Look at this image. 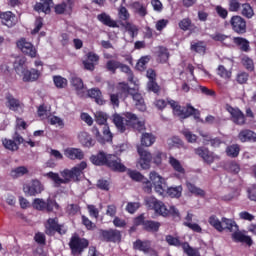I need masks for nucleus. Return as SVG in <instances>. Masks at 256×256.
Listing matches in <instances>:
<instances>
[{
  "label": "nucleus",
  "mask_w": 256,
  "mask_h": 256,
  "mask_svg": "<svg viewBox=\"0 0 256 256\" xmlns=\"http://www.w3.org/2000/svg\"><path fill=\"white\" fill-rule=\"evenodd\" d=\"M87 169V162L82 161L72 169H64L60 171V175L55 172H48L44 174V177H48L53 181L55 187H61V185H67L71 181H79V178L83 175V171Z\"/></svg>",
  "instance_id": "obj_1"
},
{
  "label": "nucleus",
  "mask_w": 256,
  "mask_h": 256,
  "mask_svg": "<svg viewBox=\"0 0 256 256\" xmlns=\"http://www.w3.org/2000/svg\"><path fill=\"white\" fill-rule=\"evenodd\" d=\"M113 122L117 129L124 133L127 130V127H132V129H136V131H144L145 122L139 120L137 116L131 112L113 115Z\"/></svg>",
  "instance_id": "obj_2"
},
{
  "label": "nucleus",
  "mask_w": 256,
  "mask_h": 256,
  "mask_svg": "<svg viewBox=\"0 0 256 256\" xmlns=\"http://www.w3.org/2000/svg\"><path fill=\"white\" fill-rule=\"evenodd\" d=\"M90 161L93 165H107L110 169H113V171H120L121 173L127 169L125 165L121 163V159L119 157L113 154L106 155L103 151H100L96 155H92L90 157Z\"/></svg>",
  "instance_id": "obj_3"
},
{
  "label": "nucleus",
  "mask_w": 256,
  "mask_h": 256,
  "mask_svg": "<svg viewBox=\"0 0 256 256\" xmlns=\"http://www.w3.org/2000/svg\"><path fill=\"white\" fill-rule=\"evenodd\" d=\"M144 201L148 209L155 211V213L162 215V217H167V215L178 217V219L180 217L179 210L175 206H170L168 209L163 202L153 196L146 197Z\"/></svg>",
  "instance_id": "obj_4"
},
{
  "label": "nucleus",
  "mask_w": 256,
  "mask_h": 256,
  "mask_svg": "<svg viewBox=\"0 0 256 256\" xmlns=\"http://www.w3.org/2000/svg\"><path fill=\"white\" fill-rule=\"evenodd\" d=\"M168 105L173 109L174 115L180 117V119H187L193 115L194 119H199V110L188 104L186 107H181L179 103L174 100H168Z\"/></svg>",
  "instance_id": "obj_5"
},
{
  "label": "nucleus",
  "mask_w": 256,
  "mask_h": 256,
  "mask_svg": "<svg viewBox=\"0 0 256 256\" xmlns=\"http://www.w3.org/2000/svg\"><path fill=\"white\" fill-rule=\"evenodd\" d=\"M118 17L120 21H124L122 23V27H124V29L128 31L131 37H135L139 29L133 23L129 22V19H131V14L129 13V10H127L125 6L121 5L118 8Z\"/></svg>",
  "instance_id": "obj_6"
},
{
  "label": "nucleus",
  "mask_w": 256,
  "mask_h": 256,
  "mask_svg": "<svg viewBox=\"0 0 256 256\" xmlns=\"http://www.w3.org/2000/svg\"><path fill=\"white\" fill-rule=\"evenodd\" d=\"M208 223L220 233L225 231V229H228V231H237V224L231 219L222 218V220H219L217 216H210Z\"/></svg>",
  "instance_id": "obj_7"
},
{
  "label": "nucleus",
  "mask_w": 256,
  "mask_h": 256,
  "mask_svg": "<svg viewBox=\"0 0 256 256\" xmlns=\"http://www.w3.org/2000/svg\"><path fill=\"white\" fill-rule=\"evenodd\" d=\"M148 180L151 183V191H154L157 193V195H160L163 197L165 195V191H167V182L165 178H163L159 173L152 171L149 174Z\"/></svg>",
  "instance_id": "obj_8"
},
{
  "label": "nucleus",
  "mask_w": 256,
  "mask_h": 256,
  "mask_svg": "<svg viewBox=\"0 0 256 256\" xmlns=\"http://www.w3.org/2000/svg\"><path fill=\"white\" fill-rule=\"evenodd\" d=\"M23 191L28 197H37L45 191V186L39 180H32L23 185Z\"/></svg>",
  "instance_id": "obj_9"
},
{
  "label": "nucleus",
  "mask_w": 256,
  "mask_h": 256,
  "mask_svg": "<svg viewBox=\"0 0 256 256\" xmlns=\"http://www.w3.org/2000/svg\"><path fill=\"white\" fill-rule=\"evenodd\" d=\"M69 245L73 255H81L83 250L89 247V241L85 238H80L79 236H73Z\"/></svg>",
  "instance_id": "obj_10"
},
{
  "label": "nucleus",
  "mask_w": 256,
  "mask_h": 256,
  "mask_svg": "<svg viewBox=\"0 0 256 256\" xmlns=\"http://www.w3.org/2000/svg\"><path fill=\"white\" fill-rule=\"evenodd\" d=\"M95 119L98 125H104L103 127L104 141H111V139H113V134L111 133V130L107 125V119H108L107 114L105 112L98 111L95 113Z\"/></svg>",
  "instance_id": "obj_11"
},
{
  "label": "nucleus",
  "mask_w": 256,
  "mask_h": 256,
  "mask_svg": "<svg viewBox=\"0 0 256 256\" xmlns=\"http://www.w3.org/2000/svg\"><path fill=\"white\" fill-rule=\"evenodd\" d=\"M32 207L38 211H43L44 209L53 211V209H59V204L51 199H48L47 202H45V200L41 198H36L32 203Z\"/></svg>",
  "instance_id": "obj_12"
},
{
  "label": "nucleus",
  "mask_w": 256,
  "mask_h": 256,
  "mask_svg": "<svg viewBox=\"0 0 256 256\" xmlns=\"http://www.w3.org/2000/svg\"><path fill=\"white\" fill-rule=\"evenodd\" d=\"M17 47L24 55H28L34 59L37 57V48L31 44V42L27 41L25 38H22L17 41Z\"/></svg>",
  "instance_id": "obj_13"
},
{
  "label": "nucleus",
  "mask_w": 256,
  "mask_h": 256,
  "mask_svg": "<svg viewBox=\"0 0 256 256\" xmlns=\"http://www.w3.org/2000/svg\"><path fill=\"white\" fill-rule=\"evenodd\" d=\"M45 227L47 235H55L56 231L57 233H60V235H65L67 233V227L64 225H58L57 218L48 219Z\"/></svg>",
  "instance_id": "obj_14"
},
{
  "label": "nucleus",
  "mask_w": 256,
  "mask_h": 256,
  "mask_svg": "<svg viewBox=\"0 0 256 256\" xmlns=\"http://www.w3.org/2000/svg\"><path fill=\"white\" fill-rule=\"evenodd\" d=\"M137 151L138 155H140L138 167H141V169H149L151 167V161H153V156L141 146H138Z\"/></svg>",
  "instance_id": "obj_15"
},
{
  "label": "nucleus",
  "mask_w": 256,
  "mask_h": 256,
  "mask_svg": "<svg viewBox=\"0 0 256 256\" xmlns=\"http://www.w3.org/2000/svg\"><path fill=\"white\" fill-rule=\"evenodd\" d=\"M231 27L235 33L238 35H243L247 33V21L241 16H233L230 20Z\"/></svg>",
  "instance_id": "obj_16"
},
{
  "label": "nucleus",
  "mask_w": 256,
  "mask_h": 256,
  "mask_svg": "<svg viewBox=\"0 0 256 256\" xmlns=\"http://www.w3.org/2000/svg\"><path fill=\"white\" fill-rule=\"evenodd\" d=\"M20 75L24 83H33L38 81L39 77H41V71L35 68H32L31 70L26 68Z\"/></svg>",
  "instance_id": "obj_17"
},
{
  "label": "nucleus",
  "mask_w": 256,
  "mask_h": 256,
  "mask_svg": "<svg viewBox=\"0 0 256 256\" xmlns=\"http://www.w3.org/2000/svg\"><path fill=\"white\" fill-rule=\"evenodd\" d=\"M128 175L133 179V181H141L145 193H151V183L149 182V179L143 177L138 171L135 170H129Z\"/></svg>",
  "instance_id": "obj_18"
},
{
  "label": "nucleus",
  "mask_w": 256,
  "mask_h": 256,
  "mask_svg": "<svg viewBox=\"0 0 256 256\" xmlns=\"http://www.w3.org/2000/svg\"><path fill=\"white\" fill-rule=\"evenodd\" d=\"M226 111L231 115V119L236 125H243L245 123V115L238 108L228 105L226 106Z\"/></svg>",
  "instance_id": "obj_19"
},
{
  "label": "nucleus",
  "mask_w": 256,
  "mask_h": 256,
  "mask_svg": "<svg viewBox=\"0 0 256 256\" xmlns=\"http://www.w3.org/2000/svg\"><path fill=\"white\" fill-rule=\"evenodd\" d=\"M6 99V107L10 109V111H22L23 110V104L21 101L16 99L13 94L11 93H6L5 95Z\"/></svg>",
  "instance_id": "obj_20"
},
{
  "label": "nucleus",
  "mask_w": 256,
  "mask_h": 256,
  "mask_svg": "<svg viewBox=\"0 0 256 256\" xmlns=\"http://www.w3.org/2000/svg\"><path fill=\"white\" fill-rule=\"evenodd\" d=\"M64 155L67 159H71V161H82V159L85 158V153L79 148H66L64 150Z\"/></svg>",
  "instance_id": "obj_21"
},
{
  "label": "nucleus",
  "mask_w": 256,
  "mask_h": 256,
  "mask_svg": "<svg viewBox=\"0 0 256 256\" xmlns=\"http://www.w3.org/2000/svg\"><path fill=\"white\" fill-rule=\"evenodd\" d=\"M195 153L196 155H199V157H202L203 161H205V163H208L209 165L216 161V159H219V156L213 154L212 152L207 150V148L195 149Z\"/></svg>",
  "instance_id": "obj_22"
},
{
  "label": "nucleus",
  "mask_w": 256,
  "mask_h": 256,
  "mask_svg": "<svg viewBox=\"0 0 256 256\" xmlns=\"http://www.w3.org/2000/svg\"><path fill=\"white\" fill-rule=\"evenodd\" d=\"M86 57L87 59L83 61L84 68L87 69V71H93L95 65L99 63V55L94 52H89Z\"/></svg>",
  "instance_id": "obj_23"
},
{
  "label": "nucleus",
  "mask_w": 256,
  "mask_h": 256,
  "mask_svg": "<svg viewBox=\"0 0 256 256\" xmlns=\"http://www.w3.org/2000/svg\"><path fill=\"white\" fill-rule=\"evenodd\" d=\"M0 19L6 27H14V25H17V16L11 11L1 13Z\"/></svg>",
  "instance_id": "obj_24"
},
{
  "label": "nucleus",
  "mask_w": 256,
  "mask_h": 256,
  "mask_svg": "<svg viewBox=\"0 0 256 256\" xmlns=\"http://www.w3.org/2000/svg\"><path fill=\"white\" fill-rule=\"evenodd\" d=\"M238 139L239 141H241V143H247V142L255 143L256 133L249 129H244L239 132Z\"/></svg>",
  "instance_id": "obj_25"
},
{
  "label": "nucleus",
  "mask_w": 256,
  "mask_h": 256,
  "mask_svg": "<svg viewBox=\"0 0 256 256\" xmlns=\"http://www.w3.org/2000/svg\"><path fill=\"white\" fill-rule=\"evenodd\" d=\"M168 163L174 169L176 173L179 174V177H185V168L181 161L177 160L174 156H169Z\"/></svg>",
  "instance_id": "obj_26"
},
{
  "label": "nucleus",
  "mask_w": 256,
  "mask_h": 256,
  "mask_svg": "<svg viewBox=\"0 0 256 256\" xmlns=\"http://www.w3.org/2000/svg\"><path fill=\"white\" fill-rule=\"evenodd\" d=\"M232 239L233 241H236V243H246V245H253V240L251 239V237L243 234V232H240L238 226L232 234Z\"/></svg>",
  "instance_id": "obj_27"
},
{
  "label": "nucleus",
  "mask_w": 256,
  "mask_h": 256,
  "mask_svg": "<svg viewBox=\"0 0 256 256\" xmlns=\"http://www.w3.org/2000/svg\"><path fill=\"white\" fill-rule=\"evenodd\" d=\"M104 239L111 241L112 243H119L121 241V231L116 229H111L103 232Z\"/></svg>",
  "instance_id": "obj_28"
},
{
  "label": "nucleus",
  "mask_w": 256,
  "mask_h": 256,
  "mask_svg": "<svg viewBox=\"0 0 256 256\" xmlns=\"http://www.w3.org/2000/svg\"><path fill=\"white\" fill-rule=\"evenodd\" d=\"M211 39H213V41L222 43V45H225L226 47H231V44L233 43V38L223 33H215L211 35Z\"/></svg>",
  "instance_id": "obj_29"
},
{
  "label": "nucleus",
  "mask_w": 256,
  "mask_h": 256,
  "mask_svg": "<svg viewBox=\"0 0 256 256\" xmlns=\"http://www.w3.org/2000/svg\"><path fill=\"white\" fill-rule=\"evenodd\" d=\"M41 2L36 3L34 6L35 11L45 13H51V5H53V0H40Z\"/></svg>",
  "instance_id": "obj_30"
},
{
  "label": "nucleus",
  "mask_w": 256,
  "mask_h": 256,
  "mask_svg": "<svg viewBox=\"0 0 256 256\" xmlns=\"http://www.w3.org/2000/svg\"><path fill=\"white\" fill-rule=\"evenodd\" d=\"M78 141L83 147H93L95 145L93 138H91V135L87 132H80L78 134Z\"/></svg>",
  "instance_id": "obj_31"
},
{
  "label": "nucleus",
  "mask_w": 256,
  "mask_h": 256,
  "mask_svg": "<svg viewBox=\"0 0 256 256\" xmlns=\"http://www.w3.org/2000/svg\"><path fill=\"white\" fill-rule=\"evenodd\" d=\"M134 248L139 251H143V253H149V251H152L153 255L157 256V252L151 250V242L137 240L134 242Z\"/></svg>",
  "instance_id": "obj_32"
},
{
  "label": "nucleus",
  "mask_w": 256,
  "mask_h": 256,
  "mask_svg": "<svg viewBox=\"0 0 256 256\" xmlns=\"http://www.w3.org/2000/svg\"><path fill=\"white\" fill-rule=\"evenodd\" d=\"M137 91H139L138 88H135L134 92H131V95L135 101V105L139 111H145L147 107L145 106V101L143 100V96L139 94Z\"/></svg>",
  "instance_id": "obj_33"
},
{
  "label": "nucleus",
  "mask_w": 256,
  "mask_h": 256,
  "mask_svg": "<svg viewBox=\"0 0 256 256\" xmlns=\"http://www.w3.org/2000/svg\"><path fill=\"white\" fill-rule=\"evenodd\" d=\"M98 21L106 25L107 27H117V22L111 18V16L107 13H101L97 16Z\"/></svg>",
  "instance_id": "obj_34"
},
{
  "label": "nucleus",
  "mask_w": 256,
  "mask_h": 256,
  "mask_svg": "<svg viewBox=\"0 0 256 256\" xmlns=\"http://www.w3.org/2000/svg\"><path fill=\"white\" fill-rule=\"evenodd\" d=\"M232 43H235V45L240 47L241 51H244L245 53H249V51L251 50V47L249 46V41L245 38L234 37L232 38Z\"/></svg>",
  "instance_id": "obj_35"
},
{
  "label": "nucleus",
  "mask_w": 256,
  "mask_h": 256,
  "mask_svg": "<svg viewBox=\"0 0 256 256\" xmlns=\"http://www.w3.org/2000/svg\"><path fill=\"white\" fill-rule=\"evenodd\" d=\"M71 85H72V87H74V89L78 93V95L83 96V93H85V85L83 84V80H81V78L72 77Z\"/></svg>",
  "instance_id": "obj_36"
},
{
  "label": "nucleus",
  "mask_w": 256,
  "mask_h": 256,
  "mask_svg": "<svg viewBox=\"0 0 256 256\" xmlns=\"http://www.w3.org/2000/svg\"><path fill=\"white\" fill-rule=\"evenodd\" d=\"M25 63H27V58L25 57L16 58L14 62V69L17 75H21L27 69V66H25Z\"/></svg>",
  "instance_id": "obj_37"
},
{
  "label": "nucleus",
  "mask_w": 256,
  "mask_h": 256,
  "mask_svg": "<svg viewBox=\"0 0 256 256\" xmlns=\"http://www.w3.org/2000/svg\"><path fill=\"white\" fill-rule=\"evenodd\" d=\"M118 91L120 94V97L122 99H126V97H129V95H131V93H133L135 90V88H129V85H127V83H119L118 84Z\"/></svg>",
  "instance_id": "obj_38"
},
{
  "label": "nucleus",
  "mask_w": 256,
  "mask_h": 256,
  "mask_svg": "<svg viewBox=\"0 0 256 256\" xmlns=\"http://www.w3.org/2000/svg\"><path fill=\"white\" fill-rule=\"evenodd\" d=\"M29 173V168L26 166H19L10 171V176L13 179H19V177H23Z\"/></svg>",
  "instance_id": "obj_39"
},
{
  "label": "nucleus",
  "mask_w": 256,
  "mask_h": 256,
  "mask_svg": "<svg viewBox=\"0 0 256 256\" xmlns=\"http://www.w3.org/2000/svg\"><path fill=\"white\" fill-rule=\"evenodd\" d=\"M241 15H243V17H246V19H253L255 12L253 11V7H251V4L245 3L241 5Z\"/></svg>",
  "instance_id": "obj_40"
},
{
  "label": "nucleus",
  "mask_w": 256,
  "mask_h": 256,
  "mask_svg": "<svg viewBox=\"0 0 256 256\" xmlns=\"http://www.w3.org/2000/svg\"><path fill=\"white\" fill-rule=\"evenodd\" d=\"M186 187L192 195H196L197 197H203L205 195V190L195 186V184L191 182H186Z\"/></svg>",
  "instance_id": "obj_41"
},
{
  "label": "nucleus",
  "mask_w": 256,
  "mask_h": 256,
  "mask_svg": "<svg viewBox=\"0 0 256 256\" xmlns=\"http://www.w3.org/2000/svg\"><path fill=\"white\" fill-rule=\"evenodd\" d=\"M88 96L91 97V99H95V102L98 105H103V98L101 97V90L97 88H92L88 90Z\"/></svg>",
  "instance_id": "obj_42"
},
{
  "label": "nucleus",
  "mask_w": 256,
  "mask_h": 256,
  "mask_svg": "<svg viewBox=\"0 0 256 256\" xmlns=\"http://www.w3.org/2000/svg\"><path fill=\"white\" fill-rule=\"evenodd\" d=\"M155 143V136L151 133H143L141 136V145L143 147H151Z\"/></svg>",
  "instance_id": "obj_43"
},
{
  "label": "nucleus",
  "mask_w": 256,
  "mask_h": 256,
  "mask_svg": "<svg viewBox=\"0 0 256 256\" xmlns=\"http://www.w3.org/2000/svg\"><path fill=\"white\" fill-rule=\"evenodd\" d=\"M130 9H135V11L141 16V17H145V15H147V6H145V4L139 2V1H135L132 4V7H130Z\"/></svg>",
  "instance_id": "obj_44"
},
{
  "label": "nucleus",
  "mask_w": 256,
  "mask_h": 256,
  "mask_svg": "<svg viewBox=\"0 0 256 256\" xmlns=\"http://www.w3.org/2000/svg\"><path fill=\"white\" fill-rule=\"evenodd\" d=\"M217 75H219V77H221V79H225L226 81H229V79H231V76L233 75V73L231 72V70H227V68H225V66L220 65L217 68Z\"/></svg>",
  "instance_id": "obj_45"
},
{
  "label": "nucleus",
  "mask_w": 256,
  "mask_h": 256,
  "mask_svg": "<svg viewBox=\"0 0 256 256\" xmlns=\"http://www.w3.org/2000/svg\"><path fill=\"white\" fill-rule=\"evenodd\" d=\"M159 227H161V224L159 222L151 221V220H146L143 222V228L146 231H159Z\"/></svg>",
  "instance_id": "obj_46"
},
{
  "label": "nucleus",
  "mask_w": 256,
  "mask_h": 256,
  "mask_svg": "<svg viewBox=\"0 0 256 256\" xmlns=\"http://www.w3.org/2000/svg\"><path fill=\"white\" fill-rule=\"evenodd\" d=\"M167 195L172 198H177L181 197V194L183 193V187L182 186H176V187H170L166 190Z\"/></svg>",
  "instance_id": "obj_47"
},
{
  "label": "nucleus",
  "mask_w": 256,
  "mask_h": 256,
  "mask_svg": "<svg viewBox=\"0 0 256 256\" xmlns=\"http://www.w3.org/2000/svg\"><path fill=\"white\" fill-rule=\"evenodd\" d=\"M47 119H48V123H50V125L60 127V129H63L65 127V122L59 116L50 115L47 117Z\"/></svg>",
  "instance_id": "obj_48"
},
{
  "label": "nucleus",
  "mask_w": 256,
  "mask_h": 256,
  "mask_svg": "<svg viewBox=\"0 0 256 256\" xmlns=\"http://www.w3.org/2000/svg\"><path fill=\"white\" fill-rule=\"evenodd\" d=\"M206 49H207V46L203 42L191 43V51H195V53H199L200 55H205Z\"/></svg>",
  "instance_id": "obj_49"
},
{
  "label": "nucleus",
  "mask_w": 256,
  "mask_h": 256,
  "mask_svg": "<svg viewBox=\"0 0 256 256\" xmlns=\"http://www.w3.org/2000/svg\"><path fill=\"white\" fill-rule=\"evenodd\" d=\"M53 83L57 89H65L67 87V78H63L62 76L56 75L53 76Z\"/></svg>",
  "instance_id": "obj_50"
},
{
  "label": "nucleus",
  "mask_w": 256,
  "mask_h": 256,
  "mask_svg": "<svg viewBox=\"0 0 256 256\" xmlns=\"http://www.w3.org/2000/svg\"><path fill=\"white\" fill-rule=\"evenodd\" d=\"M200 135L204 139V144L207 145V143H211L212 147H219L221 145V140L219 138H215L211 140V136L207 133H200Z\"/></svg>",
  "instance_id": "obj_51"
},
{
  "label": "nucleus",
  "mask_w": 256,
  "mask_h": 256,
  "mask_svg": "<svg viewBox=\"0 0 256 256\" xmlns=\"http://www.w3.org/2000/svg\"><path fill=\"white\" fill-rule=\"evenodd\" d=\"M182 249L188 256H201V254H199V250L192 248L187 242L182 243Z\"/></svg>",
  "instance_id": "obj_52"
},
{
  "label": "nucleus",
  "mask_w": 256,
  "mask_h": 256,
  "mask_svg": "<svg viewBox=\"0 0 256 256\" xmlns=\"http://www.w3.org/2000/svg\"><path fill=\"white\" fill-rule=\"evenodd\" d=\"M2 144L5 149H9V151H17V149H19V144H17L15 140L4 139L2 140Z\"/></svg>",
  "instance_id": "obj_53"
},
{
  "label": "nucleus",
  "mask_w": 256,
  "mask_h": 256,
  "mask_svg": "<svg viewBox=\"0 0 256 256\" xmlns=\"http://www.w3.org/2000/svg\"><path fill=\"white\" fill-rule=\"evenodd\" d=\"M158 59H159L160 63H167V61L169 59V51H167V48L159 47Z\"/></svg>",
  "instance_id": "obj_54"
},
{
  "label": "nucleus",
  "mask_w": 256,
  "mask_h": 256,
  "mask_svg": "<svg viewBox=\"0 0 256 256\" xmlns=\"http://www.w3.org/2000/svg\"><path fill=\"white\" fill-rule=\"evenodd\" d=\"M240 151H241V149L239 148V145H237V144L228 146L226 149V153H227L228 157H238Z\"/></svg>",
  "instance_id": "obj_55"
},
{
  "label": "nucleus",
  "mask_w": 256,
  "mask_h": 256,
  "mask_svg": "<svg viewBox=\"0 0 256 256\" xmlns=\"http://www.w3.org/2000/svg\"><path fill=\"white\" fill-rule=\"evenodd\" d=\"M150 60L151 58L149 56H143L137 62L136 69H138V71H145V65H147V63H149Z\"/></svg>",
  "instance_id": "obj_56"
},
{
  "label": "nucleus",
  "mask_w": 256,
  "mask_h": 256,
  "mask_svg": "<svg viewBox=\"0 0 256 256\" xmlns=\"http://www.w3.org/2000/svg\"><path fill=\"white\" fill-rule=\"evenodd\" d=\"M242 64L248 71H253L255 69V64L253 63V59L248 56L242 57Z\"/></svg>",
  "instance_id": "obj_57"
},
{
  "label": "nucleus",
  "mask_w": 256,
  "mask_h": 256,
  "mask_svg": "<svg viewBox=\"0 0 256 256\" xmlns=\"http://www.w3.org/2000/svg\"><path fill=\"white\" fill-rule=\"evenodd\" d=\"M166 242L168 243V245H172L174 247H183V243H181V240L171 235L166 236Z\"/></svg>",
  "instance_id": "obj_58"
},
{
  "label": "nucleus",
  "mask_w": 256,
  "mask_h": 256,
  "mask_svg": "<svg viewBox=\"0 0 256 256\" xmlns=\"http://www.w3.org/2000/svg\"><path fill=\"white\" fill-rule=\"evenodd\" d=\"M121 66V62L115 61V60H110L106 63V68L108 71H111L112 73H115L117 69Z\"/></svg>",
  "instance_id": "obj_59"
},
{
  "label": "nucleus",
  "mask_w": 256,
  "mask_h": 256,
  "mask_svg": "<svg viewBox=\"0 0 256 256\" xmlns=\"http://www.w3.org/2000/svg\"><path fill=\"white\" fill-rule=\"evenodd\" d=\"M192 26L191 19L189 18H184L179 22V27L182 31H189Z\"/></svg>",
  "instance_id": "obj_60"
},
{
  "label": "nucleus",
  "mask_w": 256,
  "mask_h": 256,
  "mask_svg": "<svg viewBox=\"0 0 256 256\" xmlns=\"http://www.w3.org/2000/svg\"><path fill=\"white\" fill-rule=\"evenodd\" d=\"M148 91H152V93H159L160 87L157 85L156 80H150L147 83Z\"/></svg>",
  "instance_id": "obj_61"
},
{
  "label": "nucleus",
  "mask_w": 256,
  "mask_h": 256,
  "mask_svg": "<svg viewBox=\"0 0 256 256\" xmlns=\"http://www.w3.org/2000/svg\"><path fill=\"white\" fill-rule=\"evenodd\" d=\"M139 207H141V205L139 204V202H129L126 206V211H128V213H135V211H137V209H139Z\"/></svg>",
  "instance_id": "obj_62"
},
{
  "label": "nucleus",
  "mask_w": 256,
  "mask_h": 256,
  "mask_svg": "<svg viewBox=\"0 0 256 256\" xmlns=\"http://www.w3.org/2000/svg\"><path fill=\"white\" fill-rule=\"evenodd\" d=\"M183 135L188 141V143H195V141H197V135L191 133V131L189 130H184Z\"/></svg>",
  "instance_id": "obj_63"
},
{
  "label": "nucleus",
  "mask_w": 256,
  "mask_h": 256,
  "mask_svg": "<svg viewBox=\"0 0 256 256\" xmlns=\"http://www.w3.org/2000/svg\"><path fill=\"white\" fill-rule=\"evenodd\" d=\"M38 117H40V119H47L49 117V112L47 111V107L45 105L38 107Z\"/></svg>",
  "instance_id": "obj_64"
}]
</instances>
